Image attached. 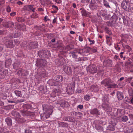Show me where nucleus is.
<instances>
[{"instance_id":"obj_1","label":"nucleus","mask_w":133,"mask_h":133,"mask_svg":"<svg viewBox=\"0 0 133 133\" xmlns=\"http://www.w3.org/2000/svg\"><path fill=\"white\" fill-rule=\"evenodd\" d=\"M101 83L108 89L117 88L118 87L116 84L112 83L111 79L109 78L104 79L101 82Z\"/></svg>"},{"instance_id":"obj_2","label":"nucleus","mask_w":133,"mask_h":133,"mask_svg":"<svg viewBox=\"0 0 133 133\" xmlns=\"http://www.w3.org/2000/svg\"><path fill=\"white\" fill-rule=\"evenodd\" d=\"M63 79V77L62 76H54L50 79V85L52 86H56L58 84V82H61Z\"/></svg>"},{"instance_id":"obj_3","label":"nucleus","mask_w":133,"mask_h":133,"mask_svg":"<svg viewBox=\"0 0 133 133\" xmlns=\"http://www.w3.org/2000/svg\"><path fill=\"white\" fill-rule=\"evenodd\" d=\"M57 88L55 86L52 87V88L50 87V90L51 92L50 94V100L52 99L51 101L52 102L55 100V97L56 95H59L61 92L60 90L57 89Z\"/></svg>"},{"instance_id":"obj_4","label":"nucleus","mask_w":133,"mask_h":133,"mask_svg":"<svg viewBox=\"0 0 133 133\" xmlns=\"http://www.w3.org/2000/svg\"><path fill=\"white\" fill-rule=\"evenodd\" d=\"M75 85V83L74 82H72L68 85L66 91L68 94L71 95L74 92Z\"/></svg>"},{"instance_id":"obj_5","label":"nucleus","mask_w":133,"mask_h":133,"mask_svg":"<svg viewBox=\"0 0 133 133\" xmlns=\"http://www.w3.org/2000/svg\"><path fill=\"white\" fill-rule=\"evenodd\" d=\"M21 115L24 117H29L31 118L34 117L35 115L33 112L29 111L25 109H21L20 110Z\"/></svg>"},{"instance_id":"obj_6","label":"nucleus","mask_w":133,"mask_h":133,"mask_svg":"<svg viewBox=\"0 0 133 133\" xmlns=\"http://www.w3.org/2000/svg\"><path fill=\"white\" fill-rule=\"evenodd\" d=\"M3 39L4 41L5 44L7 48H12L14 46L13 44V40L10 39V38L9 37H4Z\"/></svg>"},{"instance_id":"obj_7","label":"nucleus","mask_w":133,"mask_h":133,"mask_svg":"<svg viewBox=\"0 0 133 133\" xmlns=\"http://www.w3.org/2000/svg\"><path fill=\"white\" fill-rule=\"evenodd\" d=\"M89 71L91 73L98 74L101 72L99 66H96L94 65H91L89 66Z\"/></svg>"},{"instance_id":"obj_8","label":"nucleus","mask_w":133,"mask_h":133,"mask_svg":"<svg viewBox=\"0 0 133 133\" xmlns=\"http://www.w3.org/2000/svg\"><path fill=\"white\" fill-rule=\"evenodd\" d=\"M121 7L125 10H129L130 4L128 0H124L121 4Z\"/></svg>"},{"instance_id":"obj_9","label":"nucleus","mask_w":133,"mask_h":133,"mask_svg":"<svg viewBox=\"0 0 133 133\" xmlns=\"http://www.w3.org/2000/svg\"><path fill=\"white\" fill-rule=\"evenodd\" d=\"M45 62H47L46 60L39 59L37 60L36 65L39 67H42L45 65L46 64Z\"/></svg>"},{"instance_id":"obj_10","label":"nucleus","mask_w":133,"mask_h":133,"mask_svg":"<svg viewBox=\"0 0 133 133\" xmlns=\"http://www.w3.org/2000/svg\"><path fill=\"white\" fill-rule=\"evenodd\" d=\"M63 69L64 72L66 74L71 75L72 74V71L71 67L64 65L63 66Z\"/></svg>"},{"instance_id":"obj_11","label":"nucleus","mask_w":133,"mask_h":133,"mask_svg":"<svg viewBox=\"0 0 133 133\" xmlns=\"http://www.w3.org/2000/svg\"><path fill=\"white\" fill-rule=\"evenodd\" d=\"M17 74L19 75L25 76L28 75V71L21 68H19L17 71Z\"/></svg>"},{"instance_id":"obj_12","label":"nucleus","mask_w":133,"mask_h":133,"mask_svg":"<svg viewBox=\"0 0 133 133\" xmlns=\"http://www.w3.org/2000/svg\"><path fill=\"white\" fill-rule=\"evenodd\" d=\"M38 46V43L37 42H30L29 44V49L30 50L35 49Z\"/></svg>"},{"instance_id":"obj_13","label":"nucleus","mask_w":133,"mask_h":133,"mask_svg":"<svg viewBox=\"0 0 133 133\" xmlns=\"http://www.w3.org/2000/svg\"><path fill=\"white\" fill-rule=\"evenodd\" d=\"M102 107L105 110L108 112H111L112 111V109L111 107L109 105L106 103H104L102 105Z\"/></svg>"},{"instance_id":"obj_14","label":"nucleus","mask_w":133,"mask_h":133,"mask_svg":"<svg viewBox=\"0 0 133 133\" xmlns=\"http://www.w3.org/2000/svg\"><path fill=\"white\" fill-rule=\"evenodd\" d=\"M63 120L70 122H75V119L74 118L71 117L70 116H64L63 118Z\"/></svg>"},{"instance_id":"obj_15","label":"nucleus","mask_w":133,"mask_h":133,"mask_svg":"<svg viewBox=\"0 0 133 133\" xmlns=\"http://www.w3.org/2000/svg\"><path fill=\"white\" fill-rule=\"evenodd\" d=\"M90 113L92 115H96L97 116L100 115V112L96 108H95L90 110Z\"/></svg>"},{"instance_id":"obj_16","label":"nucleus","mask_w":133,"mask_h":133,"mask_svg":"<svg viewBox=\"0 0 133 133\" xmlns=\"http://www.w3.org/2000/svg\"><path fill=\"white\" fill-rule=\"evenodd\" d=\"M107 24L109 26H115L116 25V21L115 19H113L111 21L107 22Z\"/></svg>"},{"instance_id":"obj_17","label":"nucleus","mask_w":133,"mask_h":133,"mask_svg":"<svg viewBox=\"0 0 133 133\" xmlns=\"http://www.w3.org/2000/svg\"><path fill=\"white\" fill-rule=\"evenodd\" d=\"M39 93L41 94H45L46 92V89L45 87L44 86H41L38 88Z\"/></svg>"},{"instance_id":"obj_18","label":"nucleus","mask_w":133,"mask_h":133,"mask_svg":"<svg viewBox=\"0 0 133 133\" xmlns=\"http://www.w3.org/2000/svg\"><path fill=\"white\" fill-rule=\"evenodd\" d=\"M117 97L118 100H121L124 98L123 94V92L117 91Z\"/></svg>"},{"instance_id":"obj_19","label":"nucleus","mask_w":133,"mask_h":133,"mask_svg":"<svg viewBox=\"0 0 133 133\" xmlns=\"http://www.w3.org/2000/svg\"><path fill=\"white\" fill-rule=\"evenodd\" d=\"M104 64H106V66L109 67H111L112 65V61L111 60L109 59L108 60H104L103 62Z\"/></svg>"},{"instance_id":"obj_20","label":"nucleus","mask_w":133,"mask_h":133,"mask_svg":"<svg viewBox=\"0 0 133 133\" xmlns=\"http://www.w3.org/2000/svg\"><path fill=\"white\" fill-rule=\"evenodd\" d=\"M101 124L99 123V121L97 122V123L95 124V128L96 130H103V128L101 126Z\"/></svg>"},{"instance_id":"obj_21","label":"nucleus","mask_w":133,"mask_h":133,"mask_svg":"<svg viewBox=\"0 0 133 133\" xmlns=\"http://www.w3.org/2000/svg\"><path fill=\"white\" fill-rule=\"evenodd\" d=\"M98 6L97 3L89 5L90 9L92 10H95L97 9Z\"/></svg>"},{"instance_id":"obj_22","label":"nucleus","mask_w":133,"mask_h":133,"mask_svg":"<svg viewBox=\"0 0 133 133\" xmlns=\"http://www.w3.org/2000/svg\"><path fill=\"white\" fill-rule=\"evenodd\" d=\"M90 90L93 91L97 92L98 91V87L96 85H92L91 87Z\"/></svg>"},{"instance_id":"obj_23","label":"nucleus","mask_w":133,"mask_h":133,"mask_svg":"<svg viewBox=\"0 0 133 133\" xmlns=\"http://www.w3.org/2000/svg\"><path fill=\"white\" fill-rule=\"evenodd\" d=\"M58 127H68L67 123L62 122H58Z\"/></svg>"},{"instance_id":"obj_24","label":"nucleus","mask_w":133,"mask_h":133,"mask_svg":"<svg viewBox=\"0 0 133 133\" xmlns=\"http://www.w3.org/2000/svg\"><path fill=\"white\" fill-rule=\"evenodd\" d=\"M12 60L10 58L5 60V66L7 68L10 66L11 64Z\"/></svg>"},{"instance_id":"obj_25","label":"nucleus","mask_w":133,"mask_h":133,"mask_svg":"<svg viewBox=\"0 0 133 133\" xmlns=\"http://www.w3.org/2000/svg\"><path fill=\"white\" fill-rule=\"evenodd\" d=\"M22 107L23 109L28 110L31 108V105L30 104H24L23 105Z\"/></svg>"},{"instance_id":"obj_26","label":"nucleus","mask_w":133,"mask_h":133,"mask_svg":"<svg viewBox=\"0 0 133 133\" xmlns=\"http://www.w3.org/2000/svg\"><path fill=\"white\" fill-rule=\"evenodd\" d=\"M5 121L7 123V125L8 126H10L12 125V120L10 118L8 117L6 118L5 119Z\"/></svg>"},{"instance_id":"obj_27","label":"nucleus","mask_w":133,"mask_h":133,"mask_svg":"<svg viewBox=\"0 0 133 133\" xmlns=\"http://www.w3.org/2000/svg\"><path fill=\"white\" fill-rule=\"evenodd\" d=\"M60 105L61 107L64 108L68 107L69 104L67 102L64 101L61 102L60 104Z\"/></svg>"},{"instance_id":"obj_28","label":"nucleus","mask_w":133,"mask_h":133,"mask_svg":"<svg viewBox=\"0 0 133 133\" xmlns=\"http://www.w3.org/2000/svg\"><path fill=\"white\" fill-rule=\"evenodd\" d=\"M0 133H9V132L6 128L0 127Z\"/></svg>"},{"instance_id":"obj_29","label":"nucleus","mask_w":133,"mask_h":133,"mask_svg":"<svg viewBox=\"0 0 133 133\" xmlns=\"http://www.w3.org/2000/svg\"><path fill=\"white\" fill-rule=\"evenodd\" d=\"M55 63L58 66H61L63 64V62L61 61V59H56L55 60Z\"/></svg>"},{"instance_id":"obj_30","label":"nucleus","mask_w":133,"mask_h":133,"mask_svg":"<svg viewBox=\"0 0 133 133\" xmlns=\"http://www.w3.org/2000/svg\"><path fill=\"white\" fill-rule=\"evenodd\" d=\"M14 93L16 96L18 97L22 96V94L20 91L18 90H15L14 91Z\"/></svg>"},{"instance_id":"obj_31","label":"nucleus","mask_w":133,"mask_h":133,"mask_svg":"<svg viewBox=\"0 0 133 133\" xmlns=\"http://www.w3.org/2000/svg\"><path fill=\"white\" fill-rule=\"evenodd\" d=\"M38 75L39 76V78H44L46 76L45 71H43L41 73H38Z\"/></svg>"},{"instance_id":"obj_32","label":"nucleus","mask_w":133,"mask_h":133,"mask_svg":"<svg viewBox=\"0 0 133 133\" xmlns=\"http://www.w3.org/2000/svg\"><path fill=\"white\" fill-rule=\"evenodd\" d=\"M123 18H124L123 20V23L126 26H128V22L127 17L125 16H123Z\"/></svg>"},{"instance_id":"obj_33","label":"nucleus","mask_w":133,"mask_h":133,"mask_svg":"<svg viewBox=\"0 0 133 133\" xmlns=\"http://www.w3.org/2000/svg\"><path fill=\"white\" fill-rule=\"evenodd\" d=\"M74 48V46L72 45H68L65 48V50L67 51L70 50Z\"/></svg>"},{"instance_id":"obj_34","label":"nucleus","mask_w":133,"mask_h":133,"mask_svg":"<svg viewBox=\"0 0 133 133\" xmlns=\"http://www.w3.org/2000/svg\"><path fill=\"white\" fill-rule=\"evenodd\" d=\"M28 8L31 11L33 12H35L36 8L34 7L33 5H29L28 6Z\"/></svg>"},{"instance_id":"obj_35","label":"nucleus","mask_w":133,"mask_h":133,"mask_svg":"<svg viewBox=\"0 0 133 133\" xmlns=\"http://www.w3.org/2000/svg\"><path fill=\"white\" fill-rule=\"evenodd\" d=\"M30 18H38V15L37 13L33 12V13L30 16Z\"/></svg>"},{"instance_id":"obj_36","label":"nucleus","mask_w":133,"mask_h":133,"mask_svg":"<svg viewBox=\"0 0 133 133\" xmlns=\"http://www.w3.org/2000/svg\"><path fill=\"white\" fill-rule=\"evenodd\" d=\"M80 10H82L81 11V12L83 16H87L88 14L85 10L81 8L80 9Z\"/></svg>"},{"instance_id":"obj_37","label":"nucleus","mask_w":133,"mask_h":133,"mask_svg":"<svg viewBox=\"0 0 133 133\" xmlns=\"http://www.w3.org/2000/svg\"><path fill=\"white\" fill-rule=\"evenodd\" d=\"M103 3L104 6L107 8H111V7L110 6L108 2L105 0L103 1Z\"/></svg>"},{"instance_id":"obj_38","label":"nucleus","mask_w":133,"mask_h":133,"mask_svg":"<svg viewBox=\"0 0 133 133\" xmlns=\"http://www.w3.org/2000/svg\"><path fill=\"white\" fill-rule=\"evenodd\" d=\"M19 30H20L25 31L26 30V27L25 25H20L19 26Z\"/></svg>"},{"instance_id":"obj_39","label":"nucleus","mask_w":133,"mask_h":133,"mask_svg":"<svg viewBox=\"0 0 133 133\" xmlns=\"http://www.w3.org/2000/svg\"><path fill=\"white\" fill-rule=\"evenodd\" d=\"M107 129L113 131L115 130L114 126L112 124L109 125L107 127Z\"/></svg>"},{"instance_id":"obj_40","label":"nucleus","mask_w":133,"mask_h":133,"mask_svg":"<svg viewBox=\"0 0 133 133\" xmlns=\"http://www.w3.org/2000/svg\"><path fill=\"white\" fill-rule=\"evenodd\" d=\"M89 49L93 52H95L97 51V47L96 46L93 47L92 48L89 47Z\"/></svg>"},{"instance_id":"obj_41","label":"nucleus","mask_w":133,"mask_h":133,"mask_svg":"<svg viewBox=\"0 0 133 133\" xmlns=\"http://www.w3.org/2000/svg\"><path fill=\"white\" fill-rule=\"evenodd\" d=\"M50 55V53L49 52L48 53L46 52V51L44 50L43 51V55L45 57L47 58L48 57V56H49Z\"/></svg>"},{"instance_id":"obj_42","label":"nucleus","mask_w":133,"mask_h":133,"mask_svg":"<svg viewBox=\"0 0 133 133\" xmlns=\"http://www.w3.org/2000/svg\"><path fill=\"white\" fill-rule=\"evenodd\" d=\"M14 116L18 119L19 118L21 117V116L20 114L16 111H15L14 112Z\"/></svg>"},{"instance_id":"obj_43","label":"nucleus","mask_w":133,"mask_h":133,"mask_svg":"<svg viewBox=\"0 0 133 133\" xmlns=\"http://www.w3.org/2000/svg\"><path fill=\"white\" fill-rule=\"evenodd\" d=\"M19 63H17L16 62L13 64V67L14 69H17V68L19 67Z\"/></svg>"},{"instance_id":"obj_44","label":"nucleus","mask_w":133,"mask_h":133,"mask_svg":"<svg viewBox=\"0 0 133 133\" xmlns=\"http://www.w3.org/2000/svg\"><path fill=\"white\" fill-rule=\"evenodd\" d=\"M5 26L6 27H9L10 26L13 28L14 26V23L13 22H10L8 23V24H7Z\"/></svg>"},{"instance_id":"obj_45","label":"nucleus","mask_w":133,"mask_h":133,"mask_svg":"<svg viewBox=\"0 0 133 133\" xmlns=\"http://www.w3.org/2000/svg\"><path fill=\"white\" fill-rule=\"evenodd\" d=\"M16 20L19 22H22L24 21V19L22 17L16 18Z\"/></svg>"},{"instance_id":"obj_46","label":"nucleus","mask_w":133,"mask_h":133,"mask_svg":"<svg viewBox=\"0 0 133 133\" xmlns=\"http://www.w3.org/2000/svg\"><path fill=\"white\" fill-rule=\"evenodd\" d=\"M25 101L24 99H17L14 101L15 103L17 104L19 103H21Z\"/></svg>"},{"instance_id":"obj_47","label":"nucleus","mask_w":133,"mask_h":133,"mask_svg":"<svg viewBox=\"0 0 133 133\" xmlns=\"http://www.w3.org/2000/svg\"><path fill=\"white\" fill-rule=\"evenodd\" d=\"M128 92H129V95L130 96H133V89H129L128 90Z\"/></svg>"},{"instance_id":"obj_48","label":"nucleus","mask_w":133,"mask_h":133,"mask_svg":"<svg viewBox=\"0 0 133 133\" xmlns=\"http://www.w3.org/2000/svg\"><path fill=\"white\" fill-rule=\"evenodd\" d=\"M128 102L133 104V96L129 97L128 99Z\"/></svg>"},{"instance_id":"obj_49","label":"nucleus","mask_w":133,"mask_h":133,"mask_svg":"<svg viewBox=\"0 0 133 133\" xmlns=\"http://www.w3.org/2000/svg\"><path fill=\"white\" fill-rule=\"evenodd\" d=\"M128 120V117L126 116H124L122 118V120L124 122L127 121Z\"/></svg>"},{"instance_id":"obj_50","label":"nucleus","mask_w":133,"mask_h":133,"mask_svg":"<svg viewBox=\"0 0 133 133\" xmlns=\"http://www.w3.org/2000/svg\"><path fill=\"white\" fill-rule=\"evenodd\" d=\"M84 99L87 100L89 101L90 98V96L89 95H87L84 97Z\"/></svg>"},{"instance_id":"obj_51","label":"nucleus","mask_w":133,"mask_h":133,"mask_svg":"<svg viewBox=\"0 0 133 133\" xmlns=\"http://www.w3.org/2000/svg\"><path fill=\"white\" fill-rule=\"evenodd\" d=\"M71 54V55L73 58H76L77 57V55L76 54V53L75 52H71L70 53Z\"/></svg>"},{"instance_id":"obj_52","label":"nucleus","mask_w":133,"mask_h":133,"mask_svg":"<svg viewBox=\"0 0 133 133\" xmlns=\"http://www.w3.org/2000/svg\"><path fill=\"white\" fill-rule=\"evenodd\" d=\"M18 121L21 123L25 122L26 121L25 119L23 118H19L18 119Z\"/></svg>"},{"instance_id":"obj_53","label":"nucleus","mask_w":133,"mask_h":133,"mask_svg":"<svg viewBox=\"0 0 133 133\" xmlns=\"http://www.w3.org/2000/svg\"><path fill=\"white\" fill-rule=\"evenodd\" d=\"M11 9L10 6L9 5L8 6L6 9V11L8 13H9L11 11Z\"/></svg>"},{"instance_id":"obj_54","label":"nucleus","mask_w":133,"mask_h":133,"mask_svg":"<svg viewBox=\"0 0 133 133\" xmlns=\"http://www.w3.org/2000/svg\"><path fill=\"white\" fill-rule=\"evenodd\" d=\"M84 60L83 59L82 57H79L77 59L76 61V62H79L82 61Z\"/></svg>"},{"instance_id":"obj_55","label":"nucleus","mask_w":133,"mask_h":133,"mask_svg":"<svg viewBox=\"0 0 133 133\" xmlns=\"http://www.w3.org/2000/svg\"><path fill=\"white\" fill-rule=\"evenodd\" d=\"M14 42L15 44L17 45H18L20 43V41L18 39L15 40Z\"/></svg>"},{"instance_id":"obj_56","label":"nucleus","mask_w":133,"mask_h":133,"mask_svg":"<svg viewBox=\"0 0 133 133\" xmlns=\"http://www.w3.org/2000/svg\"><path fill=\"white\" fill-rule=\"evenodd\" d=\"M31 130L29 129H27L25 131V133H31Z\"/></svg>"},{"instance_id":"obj_57","label":"nucleus","mask_w":133,"mask_h":133,"mask_svg":"<svg viewBox=\"0 0 133 133\" xmlns=\"http://www.w3.org/2000/svg\"><path fill=\"white\" fill-rule=\"evenodd\" d=\"M88 40L91 43H90V45H91L92 44H94L95 42L94 40H91L89 38H88Z\"/></svg>"},{"instance_id":"obj_58","label":"nucleus","mask_w":133,"mask_h":133,"mask_svg":"<svg viewBox=\"0 0 133 133\" xmlns=\"http://www.w3.org/2000/svg\"><path fill=\"white\" fill-rule=\"evenodd\" d=\"M90 5H91L96 3L95 0H91L90 3Z\"/></svg>"},{"instance_id":"obj_59","label":"nucleus","mask_w":133,"mask_h":133,"mask_svg":"<svg viewBox=\"0 0 133 133\" xmlns=\"http://www.w3.org/2000/svg\"><path fill=\"white\" fill-rule=\"evenodd\" d=\"M16 12H12L10 14V15L12 17H14L16 15Z\"/></svg>"},{"instance_id":"obj_60","label":"nucleus","mask_w":133,"mask_h":133,"mask_svg":"<svg viewBox=\"0 0 133 133\" xmlns=\"http://www.w3.org/2000/svg\"><path fill=\"white\" fill-rule=\"evenodd\" d=\"M77 112L73 111L71 113V115L72 116H74V115L75 116H76V114H77Z\"/></svg>"},{"instance_id":"obj_61","label":"nucleus","mask_w":133,"mask_h":133,"mask_svg":"<svg viewBox=\"0 0 133 133\" xmlns=\"http://www.w3.org/2000/svg\"><path fill=\"white\" fill-rule=\"evenodd\" d=\"M82 115V114L79 112H77V114H76V116L77 117H78H78H79V116H81Z\"/></svg>"},{"instance_id":"obj_62","label":"nucleus","mask_w":133,"mask_h":133,"mask_svg":"<svg viewBox=\"0 0 133 133\" xmlns=\"http://www.w3.org/2000/svg\"><path fill=\"white\" fill-rule=\"evenodd\" d=\"M57 43L58 44L57 47L58 48H60L61 47H63V45L62 43L59 44L58 42H57Z\"/></svg>"},{"instance_id":"obj_63","label":"nucleus","mask_w":133,"mask_h":133,"mask_svg":"<svg viewBox=\"0 0 133 133\" xmlns=\"http://www.w3.org/2000/svg\"><path fill=\"white\" fill-rule=\"evenodd\" d=\"M124 18H123V17H119V22L121 23H122V21H123Z\"/></svg>"},{"instance_id":"obj_64","label":"nucleus","mask_w":133,"mask_h":133,"mask_svg":"<svg viewBox=\"0 0 133 133\" xmlns=\"http://www.w3.org/2000/svg\"><path fill=\"white\" fill-rule=\"evenodd\" d=\"M122 45L124 48H127L128 49H129V48H130V47L128 45H126L124 46L123 45V44H122Z\"/></svg>"}]
</instances>
